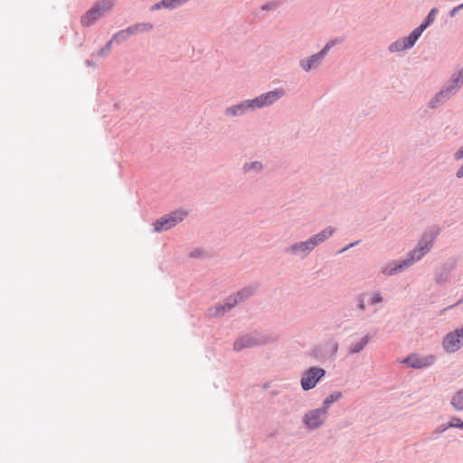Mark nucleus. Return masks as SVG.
I'll return each mask as SVG.
<instances>
[{
    "label": "nucleus",
    "mask_w": 463,
    "mask_h": 463,
    "mask_svg": "<svg viewBox=\"0 0 463 463\" xmlns=\"http://www.w3.org/2000/svg\"><path fill=\"white\" fill-rule=\"evenodd\" d=\"M455 158L458 160L463 158V146L455 153Z\"/></svg>",
    "instance_id": "nucleus-31"
},
{
    "label": "nucleus",
    "mask_w": 463,
    "mask_h": 463,
    "mask_svg": "<svg viewBox=\"0 0 463 463\" xmlns=\"http://www.w3.org/2000/svg\"><path fill=\"white\" fill-rule=\"evenodd\" d=\"M245 111H246V109H245L244 103L241 102L238 105L227 108L225 110V113L229 116L235 117V116L243 114Z\"/></svg>",
    "instance_id": "nucleus-20"
},
{
    "label": "nucleus",
    "mask_w": 463,
    "mask_h": 463,
    "mask_svg": "<svg viewBox=\"0 0 463 463\" xmlns=\"http://www.w3.org/2000/svg\"><path fill=\"white\" fill-rule=\"evenodd\" d=\"M187 216L185 210L180 209L158 219L154 223L155 232L167 231L182 222Z\"/></svg>",
    "instance_id": "nucleus-2"
},
{
    "label": "nucleus",
    "mask_w": 463,
    "mask_h": 463,
    "mask_svg": "<svg viewBox=\"0 0 463 463\" xmlns=\"http://www.w3.org/2000/svg\"><path fill=\"white\" fill-rule=\"evenodd\" d=\"M314 248V242H312L311 239H309L306 241H301L291 245L288 250L293 254H298L301 252L304 253V255H307Z\"/></svg>",
    "instance_id": "nucleus-13"
},
{
    "label": "nucleus",
    "mask_w": 463,
    "mask_h": 463,
    "mask_svg": "<svg viewBox=\"0 0 463 463\" xmlns=\"http://www.w3.org/2000/svg\"><path fill=\"white\" fill-rule=\"evenodd\" d=\"M383 301L382 296L379 293H374L371 298V304H378Z\"/></svg>",
    "instance_id": "nucleus-26"
},
{
    "label": "nucleus",
    "mask_w": 463,
    "mask_h": 463,
    "mask_svg": "<svg viewBox=\"0 0 463 463\" xmlns=\"http://www.w3.org/2000/svg\"><path fill=\"white\" fill-rule=\"evenodd\" d=\"M449 428H458L463 430V421L459 418H452L447 426L443 427L442 430Z\"/></svg>",
    "instance_id": "nucleus-23"
},
{
    "label": "nucleus",
    "mask_w": 463,
    "mask_h": 463,
    "mask_svg": "<svg viewBox=\"0 0 463 463\" xmlns=\"http://www.w3.org/2000/svg\"><path fill=\"white\" fill-rule=\"evenodd\" d=\"M153 29V24L150 23H141L137 24L135 25L129 26L128 28L118 32L114 35V40H117L118 43H121L127 40L130 35L147 32Z\"/></svg>",
    "instance_id": "nucleus-8"
},
{
    "label": "nucleus",
    "mask_w": 463,
    "mask_h": 463,
    "mask_svg": "<svg viewBox=\"0 0 463 463\" xmlns=\"http://www.w3.org/2000/svg\"><path fill=\"white\" fill-rule=\"evenodd\" d=\"M368 341H369V337L368 336L364 337L359 342H357V343H355V344H354L353 345L350 346L349 353L350 354L359 353L367 345Z\"/></svg>",
    "instance_id": "nucleus-21"
},
{
    "label": "nucleus",
    "mask_w": 463,
    "mask_h": 463,
    "mask_svg": "<svg viewBox=\"0 0 463 463\" xmlns=\"http://www.w3.org/2000/svg\"><path fill=\"white\" fill-rule=\"evenodd\" d=\"M342 396V393L340 392H335L333 393H331L329 396H327L325 401H324V403H323V408L322 409H326V411H327V409L328 407L330 406V404H332L334 402L339 400Z\"/></svg>",
    "instance_id": "nucleus-22"
},
{
    "label": "nucleus",
    "mask_w": 463,
    "mask_h": 463,
    "mask_svg": "<svg viewBox=\"0 0 463 463\" xmlns=\"http://www.w3.org/2000/svg\"><path fill=\"white\" fill-rule=\"evenodd\" d=\"M463 345V334L456 329L447 334L442 340V347L447 353H455Z\"/></svg>",
    "instance_id": "nucleus-5"
},
{
    "label": "nucleus",
    "mask_w": 463,
    "mask_h": 463,
    "mask_svg": "<svg viewBox=\"0 0 463 463\" xmlns=\"http://www.w3.org/2000/svg\"><path fill=\"white\" fill-rule=\"evenodd\" d=\"M435 235H424L422 239L419 241L418 246L410 252L407 260L402 261H393L383 267L382 272L384 275L391 276L396 273L399 270L403 269L404 268L409 267L416 260H420L431 248L432 242L434 241Z\"/></svg>",
    "instance_id": "nucleus-1"
},
{
    "label": "nucleus",
    "mask_w": 463,
    "mask_h": 463,
    "mask_svg": "<svg viewBox=\"0 0 463 463\" xmlns=\"http://www.w3.org/2000/svg\"><path fill=\"white\" fill-rule=\"evenodd\" d=\"M334 229L331 227L326 228L318 234H316L311 239L312 242H314V246H317L319 243L325 241L327 238H329L334 233Z\"/></svg>",
    "instance_id": "nucleus-16"
},
{
    "label": "nucleus",
    "mask_w": 463,
    "mask_h": 463,
    "mask_svg": "<svg viewBox=\"0 0 463 463\" xmlns=\"http://www.w3.org/2000/svg\"><path fill=\"white\" fill-rule=\"evenodd\" d=\"M336 350H337V345H335V346H334V351L335 352Z\"/></svg>",
    "instance_id": "nucleus-34"
},
{
    "label": "nucleus",
    "mask_w": 463,
    "mask_h": 463,
    "mask_svg": "<svg viewBox=\"0 0 463 463\" xmlns=\"http://www.w3.org/2000/svg\"><path fill=\"white\" fill-rule=\"evenodd\" d=\"M326 374V371L320 367H311L302 373L301 387L305 391L314 388L317 382L321 380Z\"/></svg>",
    "instance_id": "nucleus-4"
},
{
    "label": "nucleus",
    "mask_w": 463,
    "mask_h": 463,
    "mask_svg": "<svg viewBox=\"0 0 463 463\" xmlns=\"http://www.w3.org/2000/svg\"><path fill=\"white\" fill-rule=\"evenodd\" d=\"M245 109H260L264 107V103L262 101L261 96H259L253 99H248L243 101Z\"/></svg>",
    "instance_id": "nucleus-19"
},
{
    "label": "nucleus",
    "mask_w": 463,
    "mask_h": 463,
    "mask_svg": "<svg viewBox=\"0 0 463 463\" xmlns=\"http://www.w3.org/2000/svg\"><path fill=\"white\" fill-rule=\"evenodd\" d=\"M258 344V340L256 337L252 335H245L241 338H239L237 341H235L233 345V348L236 351H241L244 348H250L255 346Z\"/></svg>",
    "instance_id": "nucleus-14"
},
{
    "label": "nucleus",
    "mask_w": 463,
    "mask_h": 463,
    "mask_svg": "<svg viewBox=\"0 0 463 463\" xmlns=\"http://www.w3.org/2000/svg\"><path fill=\"white\" fill-rule=\"evenodd\" d=\"M419 37L420 35L418 34V31L413 30L408 37L392 43L390 45L389 50L391 52H401L411 48L413 46Z\"/></svg>",
    "instance_id": "nucleus-11"
},
{
    "label": "nucleus",
    "mask_w": 463,
    "mask_h": 463,
    "mask_svg": "<svg viewBox=\"0 0 463 463\" xmlns=\"http://www.w3.org/2000/svg\"><path fill=\"white\" fill-rule=\"evenodd\" d=\"M187 0H163L164 8L173 9L185 3Z\"/></svg>",
    "instance_id": "nucleus-24"
},
{
    "label": "nucleus",
    "mask_w": 463,
    "mask_h": 463,
    "mask_svg": "<svg viewBox=\"0 0 463 463\" xmlns=\"http://www.w3.org/2000/svg\"><path fill=\"white\" fill-rule=\"evenodd\" d=\"M113 5L109 0H102L97 3L91 9L86 12L80 18L83 26H90L94 24L105 12L109 11Z\"/></svg>",
    "instance_id": "nucleus-3"
},
{
    "label": "nucleus",
    "mask_w": 463,
    "mask_h": 463,
    "mask_svg": "<svg viewBox=\"0 0 463 463\" xmlns=\"http://www.w3.org/2000/svg\"><path fill=\"white\" fill-rule=\"evenodd\" d=\"M457 176H458V178L463 177V165H462V166L458 170V172H457Z\"/></svg>",
    "instance_id": "nucleus-32"
},
{
    "label": "nucleus",
    "mask_w": 463,
    "mask_h": 463,
    "mask_svg": "<svg viewBox=\"0 0 463 463\" xmlns=\"http://www.w3.org/2000/svg\"><path fill=\"white\" fill-rule=\"evenodd\" d=\"M358 307L362 311L365 309V305L362 297L358 298Z\"/></svg>",
    "instance_id": "nucleus-28"
},
{
    "label": "nucleus",
    "mask_w": 463,
    "mask_h": 463,
    "mask_svg": "<svg viewBox=\"0 0 463 463\" xmlns=\"http://www.w3.org/2000/svg\"><path fill=\"white\" fill-rule=\"evenodd\" d=\"M354 243H351L349 246L345 247V249L341 250L339 252L342 253L344 252L345 250H346L348 248L354 246Z\"/></svg>",
    "instance_id": "nucleus-33"
},
{
    "label": "nucleus",
    "mask_w": 463,
    "mask_h": 463,
    "mask_svg": "<svg viewBox=\"0 0 463 463\" xmlns=\"http://www.w3.org/2000/svg\"><path fill=\"white\" fill-rule=\"evenodd\" d=\"M327 411L326 409L309 411L304 417V421L309 429H317L323 424Z\"/></svg>",
    "instance_id": "nucleus-10"
},
{
    "label": "nucleus",
    "mask_w": 463,
    "mask_h": 463,
    "mask_svg": "<svg viewBox=\"0 0 463 463\" xmlns=\"http://www.w3.org/2000/svg\"><path fill=\"white\" fill-rule=\"evenodd\" d=\"M436 360L435 355H420L418 354H412L403 360V363L408 364L410 367L415 369H421L428 367L434 364Z\"/></svg>",
    "instance_id": "nucleus-7"
},
{
    "label": "nucleus",
    "mask_w": 463,
    "mask_h": 463,
    "mask_svg": "<svg viewBox=\"0 0 463 463\" xmlns=\"http://www.w3.org/2000/svg\"><path fill=\"white\" fill-rule=\"evenodd\" d=\"M463 84V70L458 72V74L453 79L451 85L447 88L445 90H441L437 94L434 100L430 102V106L431 108H435L436 104L447 99L451 92H453L459 85Z\"/></svg>",
    "instance_id": "nucleus-9"
},
{
    "label": "nucleus",
    "mask_w": 463,
    "mask_h": 463,
    "mask_svg": "<svg viewBox=\"0 0 463 463\" xmlns=\"http://www.w3.org/2000/svg\"><path fill=\"white\" fill-rule=\"evenodd\" d=\"M254 292L253 288H245L240 292H238L235 296H230L225 302L224 306L217 307V315H221L227 309H231L239 301H241L250 296H251Z\"/></svg>",
    "instance_id": "nucleus-6"
},
{
    "label": "nucleus",
    "mask_w": 463,
    "mask_h": 463,
    "mask_svg": "<svg viewBox=\"0 0 463 463\" xmlns=\"http://www.w3.org/2000/svg\"><path fill=\"white\" fill-rule=\"evenodd\" d=\"M461 8H463V3L456 7H454L451 11H450V16H454L456 14V13L460 10Z\"/></svg>",
    "instance_id": "nucleus-30"
},
{
    "label": "nucleus",
    "mask_w": 463,
    "mask_h": 463,
    "mask_svg": "<svg viewBox=\"0 0 463 463\" xmlns=\"http://www.w3.org/2000/svg\"><path fill=\"white\" fill-rule=\"evenodd\" d=\"M459 332H461L463 334V326L461 328H459Z\"/></svg>",
    "instance_id": "nucleus-36"
},
{
    "label": "nucleus",
    "mask_w": 463,
    "mask_h": 463,
    "mask_svg": "<svg viewBox=\"0 0 463 463\" xmlns=\"http://www.w3.org/2000/svg\"><path fill=\"white\" fill-rule=\"evenodd\" d=\"M284 95L285 91L283 89H277L275 90L269 91L260 96L265 107L273 104L275 101L282 98Z\"/></svg>",
    "instance_id": "nucleus-15"
},
{
    "label": "nucleus",
    "mask_w": 463,
    "mask_h": 463,
    "mask_svg": "<svg viewBox=\"0 0 463 463\" xmlns=\"http://www.w3.org/2000/svg\"><path fill=\"white\" fill-rule=\"evenodd\" d=\"M112 42H117L119 43L117 40H114V37L106 44V46L99 51V55L104 54L105 52L109 51L110 49Z\"/></svg>",
    "instance_id": "nucleus-27"
},
{
    "label": "nucleus",
    "mask_w": 463,
    "mask_h": 463,
    "mask_svg": "<svg viewBox=\"0 0 463 463\" xmlns=\"http://www.w3.org/2000/svg\"><path fill=\"white\" fill-rule=\"evenodd\" d=\"M262 167L261 164L260 162H253L251 164H249V165H244V170L246 172L250 171V170H256V171H259L260 170Z\"/></svg>",
    "instance_id": "nucleus-25"
},
{
    "label": "nucleus",
    "mask_w": 463,
    "mask_h": 463,
    "mask_svg": "<svg viewBox=\"0 0 463 463\" xmlns=\"http://www.w3.org/2000/svg\"><path fill=\"white\" fill-rule=\"evenodd\" d=\"M451 405L458 411H463V388L457 391L450 401Z\"/></svg>",
    "instance_id": "nucleus-17"
},
{
    "label": "nucleus",
    "mask_w": 463,
    "mask_h": 463,
    "mask_svg": "<svg viewBox=\"0 0 463 463\" xmlns=\"http://www.w3.org/2000/svg\"><path fill=\"white\" fill-rule=\"evenodd\" d=\"M330 48L331 44L327 43L320 52L316 53L306 60H302L300 61V65L303 68V70L308 71L312 69L317 68L319 65L322 59L324 58L325 54L329 51Z\"/></svg>",
    "instance_id": "nucleus-12"
},
{
    "label": "nucleus",
    "mask_w": 463,
    "mask_h": 463,
    "mask_svg": "<svg viewBox=\"0 0 463 463\" xmlns=\"http://www.w3.org/2000/svg\"><path fill=\"white\" fill-rule=\"evenodd\" d=\"M437 12V8H432L428 14L426 22L414 29V31H418V34L420 36L421 35L422 32L434 21Z\"/></svg>",
    "instance_id": "nucleus-18"
},
{
    "label": "nucleus",
    "mask_w": 463,
    "mask_h": 463,
    "mask_svg": "<svg viewBox=\"0 0 463 463\" xmlns=\"http://www.w3.org/2000/svg\"><path fill=\"white\" fill-rule=\"evenodd\" d=\"M459 332H461L463 334V326L461 328H459Z\"/></svg>",
    "instance_id": "nucleus-35"
},
{
    "label": "nucleus",
    "mask_w": 463,
    "mask_h": 463,
    "mask_svg": "<svg viewBox=\"0 0 463 463\" xmlns=\"http://www.w3.org/2000/svg\"><path fill=\"white\" fill-rule=\"evenodd\" d=\"M163 6V0L156 5H154L150 9L151 11H156V10H159L161 9Z\"/></svg>",
    "instance_id": "nucleus-29"
}]
</instances>
